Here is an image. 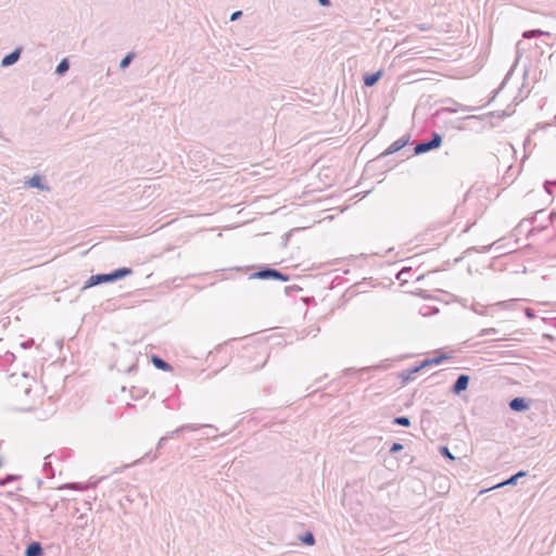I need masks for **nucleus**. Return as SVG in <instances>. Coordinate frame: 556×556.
Listing matches in <instances>:
<instances>
[{
    "instance_id": "nucleus-1",
    "label": "nucleus",
    "mask_w": 556,
    "mask_h": 556,
    "mask_svg": "<svg viewBox=\"0 0 556 556\" xmlns=\"http://www.w3.org/2000/svg\"><path fill=\"white\" fill-rule=\"evenodd\" d=\"M132 274V269L130 267H119L111 273H101L91 275L85 282L83 290H86L88 288H92L96 286L104 285V283H112L117 280H121L129 275Z\"/></svg>"
},
{
    "instance_id": "nucleus-2",
    "label": "nucleus",
    "mask_w": 556,
    "mask_h": 556,
    "mask_svg": "<svg viewBox=\"0 0 556 556\" xmlns=\"http://www.w3.org/2000/svg\"><path fill=\"white\" fill-rule=\"evenodd\" d=\"M250 279H260V280H279L282 282H287L290 280V276L273 268L268 265L261 267L260 269L252 273L249 277Z\"/></svg>"
},
{
    "instance_id": "nucleus-3",
    "label": "nucleus",
    "mask_w": 556,
    "mask_h": 556,
    "mask_svg": "<svg viewBox=\"0 0 556 556\" xmlns=\"http://www.w3.org/2000/svg\"><path fill=\"white\" fill-rule=\"evenodd\" d=\"M441 144H442V136L440 134H438L437 131H433L431 134L430 139L422 140L415 144L414 155H420V154L427 153L429 151L440 148Z\"/></svg>"
},
{
    "instance_id": "nucleus-4",
    "label": "nucleus",
    "mask_w": 556,
    "mask_h": 556,
    "mask_svg": "<svg viewBox=\"0 0 556 556\" xmlns=\"http://www.w3.org/2000/svg\"><path fill=\"white\" fill-rule=\"evenodd\" d=\"M410 135L405 134L397 140H395L393 143H391L383 152H381L376 159V162H379L380 160L384 159L386 156H389L391 154H394L402 150L404 147H406L409 143Z\"/></svg>"
},
{
    "instance_id": "nucleus-5",
    "label": "nucleus",
    "mask_w": 556,
    "mask_h": 556,
    "mask_svg": "<svg viewBox=\"0 0 556 556\" xmlns=\"http://www.w3.org/2000/svg\"><path fill=\"white\" fill-rule=\"evenodd\" d=\"M470 377L466 374H462L457 377L451 387V392L455 395H459L462 392L468 389Z\"/></svg>"
},
{
    "instance_id": "nucleus-6",
    "label": "nucleus",
    "mask_w": 556,
    "mask_h": 556,
    "mask_svg": "<svg viewBox=\"0 0 556 556\" xmlns=\"http://www.w3.org/2000/svg\"><path fill=\"white\" fill-rule=\"evenodd\" d=\"M508 407L516 413L526 412L530 407V400L521 396L514 397L509 401Z\"/></svg>"
},
{
    "instance_id": "nucleus-7",
    "label": "nucleus",
    "mask_w": 556,
    "mask_h": 556,
    "mask_svg": "<svg viewBox=\"0 0 556 556\" xmlns=\"http://www.w3.org/2000/svg\"><path fill=\"white\" fill-rule=\"evenodd\" d=\"M23 47H16L12 52L9 54H5L1 60V66L2 67H9L14 65L22 55Z\"/></svg>"
},
{
    "instance_id": "nucleus-8",
    "label": "nucleus",
    "mask_w": 556,
    "mask_h": 556,
    "mask_svg": "<svg viewBox=\"0 0 556 556\" xmlns=\"http://www.w3.org/2000/svg\"><path fill=\"white\" fill-rule=\"evenodd\" d=\"M25 556H43L45 551L40 542L31 541L27 544L25 552Z\"/></svg>"
},
{
    "instance_id": "nucleus-9",
    "label": "nucleus",
    "mask_w": 556,
    "mask_h": 556,
    "mask_svg": "<svg viewBox=\"0 0 556 556\" xmlns=\"http://www.w3.org/2000/svg\"><path fill=\"white\" fill-rule=\"evenodd\" d=\"M202 427H206V428H213L212 425H197V424H187V425H182L180 427H178L177 429H175L174 431L167 433L166 435H168V439L170 438H174V435L178 434L179 432H182V431H195Z\"/></svg>"
},
{
    "instance_id": "nucleus-10",
    "label": "nucleus",
    "mask_w": 556,
    "mask_h": 556,
    "mask_svg": "<svg viewBox=\"0 0 556 556\" xmlns=\"http://www.w3.org/2000/svg\"><path fill=\"white\" fill-rule=\"evenodd\" d=\"M544 211H536L532 218H523L515 228L516 235H520L523 232L525 228L533 223L538 222L539 216L542 215Z\"/></svg>"
},
{
    "instance_id": "nucleus-11",
    "label": "nucleus",
    "mask_w": 556,
    "mask_h": 556,
    "mask_svg": "<svg viewBox=\"0 0 556 556\" xmlns=\"http://www.w3.org/2000/svg\"><path fill=\"white\" fill-rule=\"evenodd\" d=\"M382 74H383L382 70L374 72V73H366L363 76L364 86H366V87L375 86L379 81V79L382 77Z\"/></svg>"
},
{
    "instance_id": "nucleus-12",
    "label": "nucleus",
    "mask_w": 556,
    "mask_h": 556,
    "mask_svg": "<svg viewBox=\"0 0 556 556\" xmlns=\"http://www.w3.org/2000/svg\"><path fill=\"white\" fill-rule=\"evenodd\" d=\"M450 358V355H447L446 353H441L434 357H431V358H425L424 361L420 362V365L422 368L427 367V366H431V365H439L441 364L442 362H444L445 359H448Z\"/></svg>"
},
{
    "instance_id": "nucleus-13",
    "label": "nucleus",
    "mask_w": 556,
    "mask_h": 556,
    "mask_svg": "<svg viewBox=\"0 0 556 556\" xmlns=\"http://www.w3.org/2000/svg\"><path fill=\"white\" fill-rule=\"evenodd\" d=\"M151 362L154 365L156 369L163 370V371H170L173 370V367L169 363H167L165 359L160 357L159 355H152Z\"/></svg>"
},
{
    "instance_id": "nucleus-14",
    "label": "nucleus",
    "mask_w": 556,
    "mask_h": 556,
    "mask_svg": "<svg viewBox=\"0 0 556 556\" xmlns=\"http://www.w3.org/2000/svg\"><path fill=\"white\" fill-rule=\"evenodd\" d=\"M527 476H528V471L519 470L518 472L511 475L505 481L498 483L495 488H500V486H503V485H516L520 478H523V477H527Z\"/></svg>"
},
{
    "instance_id": "nucleus-15",
    "label": "nucleus",
    "mask_w": 556,
    "mask_h": 556,
    "mask_svg": "<svg viewBox=\"0 0 556 556\" xmlns=\"http://www.w3.org/2000/svg\"><path fill=\"white\" fill-rule=\"evenodd\" d=\"M555 216H556V213H551L549 215H547V217H546L547 224L546 225L542 224V225L533 226L532 228H530L528 230L527 236L528 237L534 236L538 232H542V231L546 230L548 228V225L553 223V219H554Z\"/></svg>"
},
{
    "instance_id": "nucleus-16",
    "label": "nucleus",
    "mask_w": 556,
    "mask_h": 556,
    "mask_svg": "<svg viewBox=\"0 0 556 556\" xmlns=\"http://www.w3.org/2000/svg\"><path fill=\"white\" fill-rule=\"evenodd\" d=\"M422 369L420 363L418 365H415L406 370H403L400 374V377L402 378V381L405 383L413 379V376L417 372H419Z\"/></svg>"
},
{
    "instance_id": "nucleus-17",
    "label": "nucleus",
    "mask_w": 556,
    "mask_h": 556,
    "mask_svg": "<svg viewBox=\"0 0 556 556\" xmlns=\"http://www.w3.org/2000/svg\"><path fill=\"white\" fill-rule=\"evenodd\" d=\"M26 184L30 188L49 190V188L43 184V178L40 175H34Z\"/></svg>"
},
{
    "instance_id": "nucleus-18",
    "label": "nucleus",
    "mask_w": 556,
    "mask_h": 556,
    "mask_svg": "<svg viewBox=\"0 0 556 556\" xmlns=\"http://www.w3.org/2000/svg\"><path fill=\"white\" fill-rule=\"evenodd\" d=\"M299 540L307 546H313L316 543L315 535L311 531H305L299 536Z\"/></svg>"
},
{
    "instance_id": "nucleus-19",
    "label": "nucleus",
    "mask_w": 556,
    "mask_h": 556,
    "mask_svg": "<svg viewBox=\"0 0 556 556\" xmlns=\"http://www.w3.org/2000/svg\"><path fill=\"white\" fill-rule=\"evenodd\" d=\"M70 60L67 58L62 59L61 62L56 65L55 74L63 76L70 70Z\"/></svg>"
},
{
    "instance_id": "nucleus-20",
    "label": "nucleus",
    "mask_w": 556,
    "mask_h": 556,
    "mask_svg": "<svg viewBox=\"0 0 556 556\" xmlns=\"http://www.w3.org/2000/svg\"><path fill=\"white\" fill-rule=\"evenodd\" d=\"M135 54L132 52L127 53L119 62V68L126 70L132 62Z\"/></svg>"
},
{
    "instance_id": "nucleus-21",
    "label": "nucleus",
    "mask_w": 556,
    "mask_h": 556,
    "mask_svg": "<svg viewBox=\"0 0 556 556\" xmlns=\"http://www.w3.org/2000/svg\"><path fill=\"white\" fill-rule=\"evenodd\" d=\"M393 424L407 428L410 426V419L407 416H397L393 419Z\"/></svg>"
},
{
    "instance_id": "nucleus-22",
    "label": "nucleus",
    "mask_w": 556,
    "mask_h": 556,
    "mask_svg": "<svg viewBox=\"0 0 556 556\" xmlns=\"http://www.w3.org/2000/svg\"><path fill=\"white\" fill-rule=\"evenodd\" d=\"M440 454L444 457V458H447V459H451V460H454L455 457L454 455L451 453L450 448L445 445L443 446H440Z\"/></svg>"
},
{
    "instance_id": "nucleus-23",
    "label": "nucleus",
    "mask_w": 556,
    "mask_h": 556,
    "mask_svg": "<svg viewBox=\"0 0 556 556\" xmlns=\"http://www.w3.org/2000/svg\"><path fill=\"white\" fill-rule=\"evenodd\" d=\"M20 476L15 475H7L4 478L0 479V485H7L15 480H17Z\"/></svg>"
},
{
    "instance_id": "nucleus-24",
    "label": "nucleus",
    "mask_w": 556,
    "mask_h": 556,
    "mask_svg": "<svg viewBox=\"0 0 556 556\" xmlns=\"http://www.w3.org/2000/svg\"><path fill=\"white\" fill-rule=\"evenodd\" d=\"M541 33L540 29L527 30L523 33V38H536Z\"/></svg>"
},
{
    "instance_id": "nucleus-25",
    "label": "nucleus",
    "mask_w": 556,
    "mask_h": 556,
    "mask_svg": "<svg viewBox=\"0 0 556 556\" xmlns=\"http://www.w3.org/2000/svg\"><path fill=\"white\" fill-rule=\"evenodd\" d=\"M498 330L495 329V328H484L482 329L479 333H478V337H484V336H489V334H495L497 333Z\"/></svg>"
},
{
    "instance_id": "nucleus-26",
    "label": "nucleus",
    "mask_w": 556,
    "mask_h": 556,
    "mask_svg": "<svg viewBox=\"0 0 556 556\" xmlns=\"http://www.w3.org/2000/svg\"><path fill=\"white\" fill-rule=\"evenodd\" d=\"M403 448H404L403 444H401L399 442H394L391 445L389 452H390V454H396V453L401 452Z\"/></svg>"
},
{
    "instance_id": "nucleus-27",
    "label": "nucleus",
    "mask_w": 556,
    "mask_h": 556,
    "mask_svg": "<svg viewBox=\"0 0 556 556\" xmlns=\"http://www.w3.org/2000/svg\"><path fill=\"white\" fill-rule=\"evenodd\" d=\"M556 186V181L546 180L544 182V189L547 193H553V188Z\"/></svg>"
},
{
    "instance_id": "nucleus-28",
    "label": "nucleus",
    "mask_w": 556,
    "mask_h": 556,
    "mask_svg": "<svg viewBox=\"0 0 556 556\" xmlns=\"http://www.w3.org/2000/svg\"><path fill=\"white\" fill-rule=\"evenodd\" d=\"M241 16H242V11H235L230 15V21L235 22V21L239 20Z\"/></svg>"
},
{
    "instance_id": "nucleus-29",
    "label": "nucleus",
    "mask_w": 556,
    "mask_h": 556,
    "mask_svg": "<svg viewBox=\"0 0 556 556\" xmlns=\"http://www.w3.org/2000/svg\"><path fill=\"white\" fill-rule=\"evenodd\" d=\"M167 440H168V435L162 437L157 443L156 450H161L165 445Z\"/></svg>"
},
{
    "instance_id": "nucleus-30",
    "label": "nucleus",
    "mask_w": 556,
    "mask_h": 556,
    "mask_svg": "<svg viewBox=\"0 0 556 556\" xmlns=\"http://www.w3.org/2000/svg\"><path fill=\"white\" fill-rule=\"evenodd\" d=\"M319 5L321 7H330L331 5V1L330 0H317Z\"/></svg>"
},
{
    "instance_id": "nucleus-31",
    "label": "nucleus",
    "mask_w": 556,
    "mask_h": 556,
    "mask_svg": "<svg viewBox=\"0 0 556 556\" xmlns=\"http://www.w3.org/2000/svg\"><path fill=\"white\" fill-rule=\"evenodd\" d=\"M76 483H65L63 484L60 489H64V488H71V489H76L78 490V488H76Z\"/></svg>"
},
{
    "instance_id": "nucleus-32",
    "label": "nucleus",
    "mask_w": 556,
    "mask_h": 556,
    "mask_svg": "<svg viewBox=\"0 0 556 556\" xmlns=\"http://www.w3.org/2000/svg\"><path fill=\"white\" fill-rule=\"evenodd\" d=\"M526 316L529 317V318H533L534 317V312L533 309L531 308H526Z\"/></svg>"
},
{
    "instance_id": "nucleus-33",
    "label": "nucleus",
    "mask_w": 556,
    "mask_h": 556,
    "mask_svg": "<svg viewBox=\"0 0 556 556\" xmlns=\"http://www.w3.org/2000/svg\"><path fill=\"white\" fill-rule=\"evenodd\" d=\"M21 345H22L24 349H26V348L30 346V342H29V341H26V342H23Z\"/></svg>"
},
{
    "instance_id": "nucleus-34",
    "label": "nucleus",
    "mask_w": 556,
    "mask_h": 556,
    "mask_svg": "<svg viewBox=\"0 0 556 556\" xmlns=\"http://www.w3.org/2000/svg\"><path fill=\"white\" fill-rule=\"evenodd\" d=\"M476 110L475 108H470V106H464L463 108V111H473Z\"/></svg>"
},
{
    "instance_id": "nucleus-35",
    "label": "nucleus",
    "mask_w": 556,
    "mask_h": 556,
    "mask_svg": "<svg viewBox=\"0 0 556 556\" xmlns=\"http://www.w3.org/2000/svg\"><path fill=\"white\" fill-rule=\"evenodd\" d=\"M295 288H296V289H299L296 286H294V287H286V292H287V293H289V291H290L291 289H295Z\"/></svg>"
},
{
    "instance_id": "nucleus-36",
    "label": "nucleus",
    "mask_w": 556,
    "mask_h": 556,
    "mask_svg": "<svg viewBox=\"0 0 556 556\" xmlns=\"http://www.w3.org/2000/svg\"><path fill=\"white\" fill-rule=\"evenodd\" d=\"M288 238H289V235H286V241L283 243L285 245L287 244Z\"/></svg>"
},
{
    "instance_id": "nucleus-37",
    "label": "nucleus",
    "mask_w": 556,
    "mask_h": 556,
    "mask_svg": "<svg viewBox=\"0 0 556 556\" xmlns=\"http://www.w3.org/2000/svg\"><path fill=\"white\" fill-rule=\"evenodd\" d=\"M155 458H157V454L156 453L153 455L152 459H155Z\"/></svg>"
}]
</instances>
